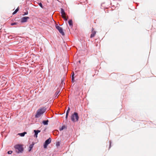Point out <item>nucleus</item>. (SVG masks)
Masks as SVG:
<instances>
[{"label":"nucleus","mask_w":156,"mask_h":156,"mask_svg":"<svg viewBox=\"0 0 156 156\" xmlns=\"http://www.w3.org/2000/svg\"><path fill=\"white\" fill-rule=\"evenodd\" d=\"M46 110V108L45 107H42L39 108L36 112L35 115V118H38L40 117L45 112Z\"/></svg>","instance_id":"f257e3e1"},{"label":"nucleus","mask_w":156,"mask_h":156,"mask_svg":"<svg viewBox=\"0 0 156 156\" xmlns=\"http://www.w3.org/2000/svg\"><path fill=\"white\" fill-rule=\"evenodd\" d=\"M14 148L15 149L16 152L18 153H22L23 150V148L21 145H16L14 146Z\"/></svg>","instance_id":"f03ea898"},{"label":"nucleus","mask_w":156,"mask_h":156,"mask_svg":"<svg viewBox=\"0 0 156 156\" xmlns=\"http://www.w3.org/2000/svg\"><path fill=\"white\" fill-rule=\"evenodd\" d=\"M71 119L72 121L73 122L77 121L79 119L78 114L76 112H74L71 116Z\"/></svg>","instance_id":"7ed1b4c3"},{"label":"nucleus","mask_w":156,"mask_h":156,"mask_svg":"<svg viewBox=\"0 0 156 156\" xmlns=\"http://www.w3.org/2000/svg\"><path fill=\"white\" fill-rule=\"evenodd\" d=\"M56 28L59 31V32L62 35H64L65 34L63 31V29L61 27L58 26L57 24L55 25Z\"/></svg>","instance_id":"20e7f679"},{"label":"nucleus","mask_w":156,"mask_h":156,"mask_svg":"<svg viewBox=\"0 0 156 156\" xmlns=\"http://www.w3.org/2000/svg\"><path fill=\"white\" fill-rule=\"evenodd\" d=\"M51 139L50 138H49L45 141L44 145V148H46L47 147L48 145L51 143Z\"/></svg>","instance_id":"39448f33"},{"label":"nucleus","mask_w":156,"mask_h":156,"mask_svg":"<svg viewBox=\"0 0 156 156\" xmlns=\"http://www.w3.org/2000/svg\"><path fill=\"white\" fill-rule=\"evenodd\" d=\"M61 13L62 14V18H63L64 20H67L68 17H67V18H66V13L65 12L64 9L62 8L61 9Z\"/></svg>","instance_id":"423d86ee"},{"label":"nucleus","mask_w":156,"mask_h":156,"mask_svg":"<svg viewBox=\"0 0 156 156\" xmlns=\"http://www.w3.org/2000/svg\"><path fill=\"white\" fill-rule=\"evenodd\" d=\"M92 34L90 35V38H92L94 37L95 34H96V32L94 30V28H92L91 30Z\"/></svg>","instance_id":"0eeeda50"},{"label":"nucleus","mask_w":156,"mask_h":156,"mask_svg":"<svg viewBox=\"0 0 156 156\" xmlns=\"http://www.w3.org/2000/svg\"><path fill=\"white\" fill-rule=\"evenodd\" d=\"M29 18L28 17L25 16L23 17L21 20V22L22 23H24L27 21V20Z\"/></svg>","instance_id":"6e6552de"},{"label":"nucleus","mask_w":156,"mask_h":156,"mask_svg":"<svg viewBox=\"0 0 156 156\" xmlns=\"http://www.w3.org/2000/svg\"><path fill=\"white\" fill-rule=\"evenodd\" d=\"M34 132L35 133V134L34 135V137L37 138V135L38 134V133L40 132L41 131L39 130H34Z\"/></svg>","instance_id":"1a4fd4ad"},{"label":"nucleus","mask_w":156,"mask_h":156,"mask_svg":"<svg viewBox=\"0 0 156 156\" xmlns=\"http://www.w3.org/2000/svg\"><path fill=\"white\" fill-rule=\"evenodd\" d=\"M35 144V143L34 142H33L32 143V144H31L30 146H29V151H30L33 148V146H34V144Z\"/></svg>","instance_id":"9d476101"},{"label":"nucleus","mask_w":156,"mask_h":156,"mask_svg":"<svg viewBox=\"0 0 156 156\" xmlns=\"http://www.w3.org/2000/svg\"><path fill=\"white\" fill-rule=\"evenodd\" d=\"M68 23L69 26L71 27L73 26V24L72 20H70L69 21Z\"/></svg>","instance_id":"9b49d317"},{"label":"nucleus","mask_w":156,"mask_h":156,"mask_svg":"<svg viewBox=\"0 0 156 156\" xmlns=\"http://www.w3.org/2000/svg\"><path fill=\"white\" fill-rule=\"evenodd\" d=\"M27 133L26 132H24L22 133H19L18 135H20L21 136H23L25 134H27Z\"/></svg>","instance_id":"f8f14e48"},{"label":"nucleus","mask_w":156,"mask_h":156,"mask_svg":"<svg viewBox=\"0 0 156 156\" xmlns=\"http://www.w3.org/2000/svg\"><path fill=\"white\" fill-rule=\"evenodd\" d=\"M48 122V120H44L43 121V123L44 125H47Z\"/></svg>","instance_id":"ddd939ff"},{"label":"nucleus","mask_w":156,"mask_h":156,"mask_svg":"<svg viewBox=\"0 0 156 156\" xmlns=\"http://www.w3.org/2000/svg\"><path fill=\"white\" fill-rule=\"evenodd\" d=\"M19 8L18 7L17 8L16 10L15 11H14L13 13H12V14L13 15H14L16 13V12L19 11Z\"/></svg>","instance_id":"4468645a"},{"label":"nucleus","mask_w":156,"mask_h":156,"mask_svg":"<svg viewBox=\"0 0 156 156\" xmlns=\"http://www.w3.org/2000/svg\"><path fill=\"white\" fill-rule=\"evenodd\" d=\"M74 73H73V74L72 76V80L73 82V80L74 79Z\"/></svg>","instance_id":"2eb2a0df"},{"label":"nucleus","mask_w":156,"mask_h":156,"mask_svg":"<svg viewBox=\"0 0 156 156\" xmlns=\"http://www.w3.org/2000/svg\"><path fill=\"white\" fill-rule=\"evenodd\" d=\"M65 128V126H63L61 128L59 129V130H60L61 131L64 129Z\"/></svg>","instance_id":"dca6fc26"},{"label":"nucleus","mask_w":156,"mask_h":156,"mask_svg":"<svg viewBox=\"0 0 156 156\" xmlns=\"http://www.w3.org/2000/svg\"><path fill=\"white\" fill-rule=\"evenodd\" d=\"M39 5L42 8H43V7L42 5V4L41 3H38Z\"/></svg>","instance_id":"f3484780"},{"label":"nucleus","mask_w":156,"mask_h":156,"mask_svg":"<svg viewBox=\"0 0 156 156\" xmlns=\"http://www.w3.org/2000/svg\"><path fill=\"white\" fill-rule=\"evenodd\" d=\"M70 108L69 107H68V110L66 112V113H68V114H69V112L70 111Z\"/></svg>","instance_id":"a211bd4d"},{"label":"nucleus","mask_w":156,"mask_h":156,"mask_svg":"<svg viewBox=\"0 0 156 156\" xmlns=\"http://www.w3.org/2000/svg\"><path fill=\"white\" fill-rule=\"evenodd\" d=\"M60 92V90H59L58 91H57L56 93L55 94L56 96H57V95H58L59 94Z\"/></svg>","instance_id":"6ab92c4d"},{"label":"nucleus","mask_w":156,"mask_h":156,"mask_svg":"<svg viewBox=\"0 0 156 156\" xmlns=\"http://www.w3.org/2000/svg\"><path fill=\"white\" fill-rule=\"evenodd\" d=\"M17 24V23H12L11 24V26H13L15 25H16Z\"/></svg>","instance_id":"aec40b11"},{"label":"nucleus","mask_w":156,"mask_h":156,"mask_svg":"<svg viewBox=\"0 0 156 156\" xmlns=\"http://www.w3.org/2000/svg\"><path fill=\"white\" fill-rule=\"evenodd\" d=\"M12 151H9L8 152V154H10L12 153Z\"/></svg>","instance_id":"412c9836"},{"label":"nucleus","mask_w":156,"mask_h":156,"mask_svg":"<svg viewBox=\"0 0 156 156\" xmlns=\"http://www.w3.org/2000/svg\"><path fill=\"white\" fill-rule=\"evenodd\" d=\"M68 114H69L66 113V120H67V119L68 118Z\"/></svg>","instance_id":"4be33fe9"},{"label":"nucleus","mask_w":156,"mask_h":156,"mask_svg":"<svg viewBox=\"0 0 156 156\" xmlns=\"http://www.w3.org/2000/svg\"><path fill=\"white\" fill-rule=\"evenodd\" d=\"M56 145L57 146H59L60 145V144H59V143L58 142V143H57L56 144Z\"/></svg>","instance_id":"5701e85b"},{"label":"nucleus","mask_w":156,"mask_h":156,"mask_svg":"<svg viewBox=\"0 0 156 156\" xmlns=\"http://www.w3.org/2000/svg\"><path fill=\"white\" fill-rule=\"evenodd\" d=\"M28 14V12H25L24 13V14L23 15H27V14Z\"/></svg>","instance_id":"b1692460"}]
</instances>
